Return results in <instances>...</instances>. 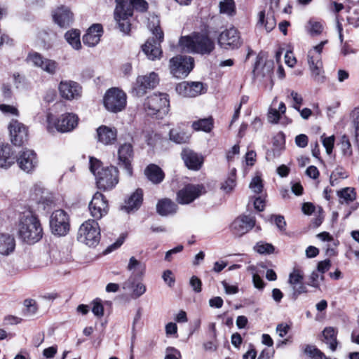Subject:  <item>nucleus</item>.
Here are the masks:
<instances>
[{"instance_id":"1","label":"nucleus","mask_w":359,"mask_h":359,"mask_svg":"<svg viewBox=\"0 0 359 359\" xmlns=\"http://www.w3.org/2000/svg\"><path fill=\"white\" fill-rule=\"evenodd\" d=\"M20 238L28 244H34L43 237V228L37 216L32 211L20 215L18 224Z\"/></svg>"},{"instance_id":"2","label":"nucleus","mask_w":359,"mask_h":359,"mask_svg":"<svg viewBox=\"0 0 359 359\" xmlns=\"http://www.w3.org/2000/svg\"><path fill=\"white\" fill-rule=\"evenodd\" d=\"M90 170L95 177L99 189L104 191L113 189L118 182V170L114 166L102 168L100 160L90 157Z\"/></svg>"},{"instance_id":"3","label":"nucleus","mask_w":359,"mask_h":359,"mask_svg":"<svg viewBox=\"0 0 359 359\" xmlns=\"http://www.w3.org/2000/svg\"><path fill=\"white\" fill-rule=\"evenodd\" d=\"M179 46L184 52L203 55L210 54L215 48L214 41L206 34L201 33L182 36L179 41Z\"/></svg>"},{"instance_id":"4","label":"nucleus","mask_w":359,"mask_h":359,"mask_svg":"<svg viewBox=\"0 0 359 359\" xmlns=\"http://www.w3.org/2000/svg\"><path fill=\"white\" fill-rule=\"evenodd\" d=\"M149 28L152 34L157 38L149 39L142 46V50L147 57L151 60L160 59L162 50L161 48V43L163 40V32L159 26V20L157 17H151L149 19Z\"/></svg>"},{"instance_id":"5","label":"nucleus","mask_w":359,"mask_h":359,"mask_svg":"<svg viewBox=\"0 0 359 359\" xmlns=\"http://www.w3.org/2000/svg\"><path fill=\"white\" fill-rule=\"evenodd\" d=\"M165 93H154L147 97L144 102V108L149 116H156L162 118L168 112L169 100Z\"/></svg>"},{"instance_id":"6","label":"nucleus","mask_w":359,"mask_h":359,"mask_svg":"<svg viewBox=\"0 0 359 359\" xmlns=\"http://www.w3.org/2000/svg\"><path fill=\"white\" fill-rule=\"evenodd\" d=\"M100 229L95 219L83 222L78 231V240L88 246H95L100 242Z\"/></svg>"},{"instance_id":"7","label":"nucleus","mask_w":359,"mask_h":359,"mask_svg":"<svg viewBox=\"0 0 359 359\" xmlns=\"http://www.w3.org/2000/svg\"><path fill=\"white\" fill-rule=\"evenodd\" d=\"M104 105L108 111L111 112L122 111L126 105V93L116 88L108 90L104 97Z\"/></svg>"},{"instance_id":"8","label":"nucleus","mask_w":359,"mask_h":359,"mask_svg":"<svg viewBox=\"0 0 359 359\" xmlns=\"http://www.w3.org/2000/svg\"><path fill=\"white\" fill-rule=\"evenodd\" d=\"M194 67V59L190 56L177 55L170 60V73L173 76L186 77Z\"/></svg>"},{"instance_id":"9","label":"nucleus","mask_w":359,"mask_h":359,"mask_svg":"<svg viewBox=\"0 0 359 359\" xmlns=\"http://www.w3.org/2000/svg\"><path fill=\"white\" fill-rule=\"evenodd\" d=\"M116 2L114 18L120 30L125 34H128L130 30V23L128 18L132 16V6L123 0H116Z\"/></svg>"},{"instance_id":"10","label":"nucleus","mask_w":359,"mask_h":359,"mask_svg":"<svg viewBox=\"0 0 359 359\" xmlns=\"http://www.w3.org/2000/svg\"><path fill=\"white\" fill-rule=\"evenodd\" d=\"M158 76L155 72H151L148 75L137 76L133 85L131 93L135 97H142L147 90L154 88L158 83Z\"/></svg>"},{"instance_id":"11","label":"nucleus","mask_w":359,"mask_h":359,"mask_svg":"<svg viewBox=\"0 0 359 359\" xmlns=\"http://www.w3.org/2000/svg\"><path fill=\"white\" fill-rule=\"evenodd\" d=\"M50 227L54 235L65 236L69 230L67 214L62 210H57L53 212L50 218Z\"/></svg>"},{"instance_id":"12","label":"nucleus","mask_w":359,"mask_h":359,"mask_svg":"<svg viewBox=\"0 0 359 359\" xmlns=\"http://www.w3.org/2000/svg\"><path fill=\"white\" fill-rule=\"evenodd\" d=\"M175 90L184 97H195L205 93L208 86L200 81H183L176 86Z\"/></svg>"},{"instance_id":"13","label":"nucleus","mask_w":359,"mask_h":359,"mask_svg":"<svg viewBox=\"0 0 359 359\" xmlns=\"http://www.w3.org/2000/svg\"><path fill=\"white\" fill-rule=\"evenodd\" d=\"M242 43L240 34L235 27L225 29L218 36V44L226 50L237 49Z\"/></svg>"},{"instance_id":"14","label":"nucleus","mask_w":359,"mask_h":359,"mask_svg":"<svg viewBox=\"0 0 359 359\" xmlns=\"http://www.w3.org/2000/svg\"><path fill=\"white\" fill-rule=\"evenodd\" d=\"M27 60L35 67L40 68L48 74L54 75L59 70V64L54 60L43 57L36 52L30 53L27 56Z\"/></svg>"},{"instance_id":"15","label":"nucleus","mask_w":359,"mask_h":359,"mask_svg":"<svg viewBox=\"0 0 359 359\" xmlns=\"http://www.w3.org/2000/svg\"><path fill=\"white\" fill-rule=\"evenodd\" d=\"M205 192V187L203 184H189L177 192V200L180 204H189Z\"/></svg>"},{"instance_id":"16","label":"nucleus","mask_w":359,"mask_h":359,"mask_svg":"<svg viewBox=\"0 0 359 359\" xmlns=\"http://www.w3.org/2000/svg\"><path fill=\"white\" fill-rule=\"evenodd\" d=\"M89 210L95 220L101 219L108 212V203L104 195L96 192L89 203Z\"/></svg>"},{"instance_id":"17","label":"nucleus","mask_w":359,"mask_h":359,"mask_svg":"<svg viewBox=\"0 0 359 359\" xmlns=\"http://www.w3.org/2000/svg\"><path fill=\"white\" fill-rule=\"evenodd\" d=\"M279 0H270V5L267 13L265 11H262L259 13L258 24L264 25L267 32H271L276 25V21L274 16L275 11L278 8Z\"/></svg>"},{"instance_id":"18","label":"nucleus","mask_w":359,"mask_h":359,"mask_svg":"<svg viewBox=\"0 0 359 359\" xmlns=\"http://www.w3.org/2000/svg\"><path fill=\"white\" fill-rule=\"evenodd\" d=\"M31 191L32 200L41 205L43 210L49 209L55 204L54 196L39 185H35Z\"/></svg>"},{"instance_id":"19","label":"nucleus","mask_w":359,"mask_h":359,"mask_svg":"<svg viewBox=\"0 0 359 359\" xmlns=\"http://www.w3.org/2000/svg\"><path fill=\"white\" fill-rule=\"evenodd\" d=\"M12 143L15 146H21L27 140V130L26 127L18 122L13 120L8 126Z\"/></svg>"},{"instance_id":"20","label":"nucleus","mask_w":359,"mask_h":359,"mask_svg":"<svg viewBox=\"0 0 359 359\" xmlns=\"http://www.w3.org/2000/svg\"><path fill=\"white\" fill-rule=\"evenodd\" d=\"M17 163L21 170L27 173L31 172L37 165L36 154L33 150H23L19 153Z\"/></svg>"},{"instance_id":"21","label":"nucleus","mask_w":359,"mask_h":359,"mask_svg":"<svg viewBox=\"0 0 359 359\" xmlns=\"http://www.w3.org/2000/svg\"><path fill=\"white\" fill-rule=\"evenodd\" d=\"M58 88L60 95L66 100H72L81 97V87L75 81H62Z\"/></svg>"},{"instance_id":"22","label":"nucleus","mask_w":359,"mask_h":359,"mask_svg":"<svg viewBox=\"0 0 359 359\" xmlns=\"http://www.w3.org/2000/svg\"><path fill=\"white\" fill-rule=\"evenodd\" d=\"M118 164L123 165L128 175H132L133 168L131 161L133 158V147L129 143H125L120 146L118 150Z\"/></svg>"},{"instance_id":"23","label":"nucleus","mask_w":359,"mask_h":359,"mask_svg":"<svg viewBox=\"0 0 359 359\" xmlns=\"http://www.w3.org/2000/svg\"><path fill=\"white\" fill-rule=\"evenodd\" d=\"M255 224L253 217L244 215L236 218L231 224V229L234 234L241 236L249 231Z\"/></svg>"},{"instance_id":"24","label":"nucleus","mask_w":359,"mask_h":359,"mask_svg":"<svg viewBox=\"0 0 359 359\" xmlns=\"http://www.w3.org/2000/svg\"><path fill=\"white\" fill-rule=\"evenodd\" d=\"M79 121L78 116L74 114L67 113L62 114L55 123V128L57 131L67 133L74 130Z\"/></svg>"},{"instance_id":"25","label":"nucleus","mask_w":359,"mask_h":359,"mask_svg":"<svg viewBox=\"0 0 359 359\" xmlns=\"http://www.w3.org/2000/svg\"><path fill=\"white\" fill-rule=\"evenodd\" d=\"M102 32V27L100 24L93 25L83 36V43L89 47L95 46L99 43Z\"/></svg>"},{"instance_id":"26","label":"nucleus","mask_w":359,"mask_h":359,"mask_svg":"<svg viewBox=\"0 0 359 359\" xmlns=\"http://www.w3.org/2000/svg\"><path fill=\"white\" fill-rule=\"evenodd\" d=\"M123 289L130 291V296L133 299H137L146 292L145 285L135 280V277L130 276L123 283Z\"/></svg>"},{"instance_id":"27","label":"nucleus","mask_w":359,"mask_h":359,"mask_svg":"<svg viewBox=\"0 0 359 359\" xmlns=\"http://www.w3.org/2000/svg\"><path fill=\"white\" fill-rule=\"evenodd\" d=\"M53 19L58 26L62 28H66L73 22V13L68 8L61 6L55 11Z\"/></svg>"},{"instance_id":"28","label":"nucleus","mask_w":359,"mask_h":359,"mask_svg":"<svg viewBox=\"0 0 359 359\" xmlns=\"http://www.w3.org/2000/svg\"><path fill=\"white\" fill-rule=\"evenodd\" d=\"M182 156L187 168L191 170H199L203 163V157L191 149H184Z\"/></svg>"},{"instance_id":"29","label":"nucleus","mask_w":359,"mask_h":359,"mask_svg":"<svg viewBox=\"0 0 359 359\" xmlns=\"http://www.w3.org/2000/svg\"><path fill=\"white\" fill-rule=\"evenodd\" d=\"M97 140L104 145L112 144L116 140L117 131L114 128L101 126L97 129Z\"/></svg>"},{"instance_id":"30","label":"nucleus","mask_w":359,"mask_h":359,"mask_svg":"<svg viewBox=\"0 0 359 359\" xmlns=\"http://www.w3.org/2000/svg\"><path fill=\"white\" fill-rule=\"evenodd\" d=\"M288 282L292 286L294 297L305 291V287L303 285V273L299 269L293 270L289 276Z\"/></svg>"},{"instance_id":"31","label":"nucleus","mask_w":359,"mask_h":359,"mask_svg":"<svg viewBox=\"0 0 359 359\" xmlns=\"http://www.w3.org/2000/svg\"><path fill=\"white\" fill-rule=\"evenodd\" d=\"M311 57V59H312ZM314 60H308V64L311 72V76L313 80L318 83H323L325 79L323 75L324 71L323 68V62L319 60V57H314Z\"/></svg>"},{"instance_id":"32","label":"nucleus","mask_w":359,"mask_h":359,"mask_svg":"<svg viewBox=\"0 0 359 359\" xmlns=\"http://www.w3.org/2000/svg\"><path fill=\"white\" fill-rule=\"evenodd\" d=\"M143 192L142 189H137L126 201L125 205L122 208L127 212L137 210L142 203Z\"/></svg>"},{"instance_id":"33","label":"nucleus","mask_w":359,"mask_h":359,"mask_svg":"<svg viewBox=\"0 0 359 359\" xmlns=\"http://www.w3.org/2000/svg\"><path fill=\"white\" fill-rule=\"evenodd\" d=\"M144 174L148 180L154 184L161 183L165 177L161 168L154 164L148 165L144 170Z\"/></svg>"},{"instance_id":"34","label":"nucleus","mask_w":359,"mask_h":359,"mask_svg":"<svg viewBox=\"0 0 359 359\" xmlns=\"http://www.w3.org/2000/svg\"><path fill=\"white\" fill-rule=\"evenodd\" d=\"M177 205L168 198L159 201L156 205V211L161 216L174 214L177 211Z\"/></svg>"},{"instance_id":"35","label":"nucleus","mask_w":359,"mask_h":359,"mask_svg":"<svg viewBox=\"0 0 359 359\" xmlns=\"http://www.w3.org/2000/svg\"><path fill=\"white\" fill-rule=\"evenodd\" d=\"M15 247V241L13 236L9 234H0V254L8 255Z\"/></svg>"},{"instance_id":"36","label":"nucleus","mask_w":359,"mask_h":359,"mask_svg":"<svg viewBox=\"0 0 359 359\" xmlns=\"http://www.w3.org/2000/svg\"><path fill=\"white\" fill-rule=\"evenodd\" d=\"M11 149L8 145H0V168H8L14 163Z\"/></svg>"},{"instance_id":"37","label":"nucleus","mask_w":359,"mask_h":359,"mask_svg":"<svg viewBox=\"0 0 359 359\" xmlns=\"http://www.w3.org/2000/svg\"><path fill=\"white\" fill-rule=\"evenodd\" d=\"M323 335L326 344L332 351H335L337 348L338 341L337 339V330L332 327H327L323 331Z\"/></svg>"},{"instance_id":"38","label":"nucleus","mask_w":359,"mask_h":359,"mask_svg":"<svg viewBox=\"0 0 359 359\" xmlns=\"http://www.w3.org/2000/svg\"><path fill=\"white\" fill-rule=\"evenodd\" d=\"M127 269L133 271L136 276H142L146 270V265L144 262L137 260L135 257H131L129 259Z\"/></svg>"},{"instance_id":"39","label":"nucleus","mask_w":359,"mask_h":359,"mask_svg":"<svg viewBox=\"0 0 359 359\" xmlns=\"http://www.w3.org/2000/svg\"><path fill=\"white\" fill-rule=\"evenodd\" d=\"M65 38L73 48L79 50L81 48L80 32L79 30L72 29L67 32L65 34Z\"/></svg>"},{"instance_id":"40","label":"nucleus","mask_w":359,"mask_h":359,"mask_svg":"<svg viewBox=\"0 0 359 359\" xmlns=\"http://www.w3.org/2000/svg\"><path fill=\"white\" fill-rule=\"evenodd\" d=\"M92 312L93 314H103L104 312H110L111 303L110 302H105L101 303V300L96 299L92 302Z\"/></svg>"},{"instance_id":"41","label":"nucleus","mask_w":359,"mask_h":359,"mask_svg":"<svg viewBox=\"0 0 359 359\" xmlns=\"http://www.w3.org/2000/svg\"><path fill=\"white\" fill-rule=\"evenodd\" d=\"M192 127L195 130H203L210 132L213 127V121L212 118H203L192 123Z\"/></svg>"},{"instance_id":"42","label":"nucleus","mask_w":359,"mask_h":359,"mask_svg":"<svg viewBox=\"0 0 359 359\" xmlns=\"http://www.w3.org/2000/svg\"><path fill=\"white\" fill-rule=\"evenodd\" d=\"M219 12L227 15H233L236 13L233 0H221L219 4Z\"/></svg>"},{"instance_id":"43","label":"nucleus","mask_w":359,"mask_h":359,"mask_svg":"<svg viewBox=\"0 0 359 359\" xmlns=\"http://www.w3.org/2000/svg\"><path fill=\"white\" fill-rule=\"evenodd\" d=\"M170 139L177 144H184L189 141V135L187 133L180 131L177 129H172L170 131Z\"/></svg>"},{"instance_id":"44","label":"nucleus","mask_w":359,"mask_h":359,"mask_svg":"<svg viewBox=\"0 0 359 359\" xmlns=\"http://www.w3.org/2000/svg\"><path fill=\"white\" fill-rule=\"evenodd\" d=\"M304 353L312 359H325V355L316 346L306 345L304 348Z\"/></svg>"},{"instance_id":"45","label":"nucleus","mask_w":359,"mask_h":359,"mask_svg":"<svg viewBox=\"0 0 359 359\" xmlns=\"http://www.w3.org/2000/svg\"><path fill=\"white\" fill-rule=\"evenodd\" d=\"M348 177V173L346 170L341 167L337 168L332 171L330 175V182L332 186H335L337 184L339 179H346Z\"/></svg>"},{"instance_id":"46","label":"nucleus","mask_w":359,"mask_h":359,"mask_svg":"<svg viewBox=\"0 0 359 359\" xmlns=\"http://www.w3.org/2000/svg\"><path fill=\"white\" fill-rule=\"evenodd\" d=\"M337 195L340 199H343L346 203H349L355 199V192L354 189L346 187L337 191Z\"/></svg>"},{"instance_id":"47","label":"nucleus","mask_w":359,"mask_h":359,"mask_svg":"<svg viewBox=\"0 0 359 359\" xmlns=\"http://www.w3.org/2000/svg\"><path fill=\"white\" fill-rule=\"evenodd\" d=\"M340 147L342 154L346 157H350L352 156L353 151L351 144L348 137L346 135H343L340 142Z\"/></svg>"},{"instance_id":"48","label":"nucleus","mask_w":359,"mask_h":359,"mask_svg":"<svg viewBox=\"0 0 359 359\" xmlns=\"http://www.w3.org/2000/svg\"><path fill=\"white\" fill-rule=\"evenodd\" d=\"M327 43V41H323L319 44L315 46L313 49L310 50L308 53V60H314V57H319V60H321V53L323 51L324 46Z\"/></svg>"},{"instance_id":"49","label":"nucleus","mask_w":359,"mask_h":359,"mask_svg":"<svg viewBox=\"0 0 359 359\" xmlns=\"http://www.w3.org/2000/svg\"><path fill=\"white\" fill-rule=\"evenodd\" d=\"M254 248L259 254H271L274 251V247L271 244L263 242L257 243Z\"/></svg>"},{"instance_id":"50","label":"nucleus","mask_w":359,"mask_h":359,"mask_svg":"<svg viewBox=\"0 0 359 359\" xmlns=\"http://www.w3.org/2000/svg\"><path fill=\"white\" fill-rule=\"evenodd\" d=\"M23 306H25L24 311L28 313H35L38 311V305L36 300L33 299H26L23 301Z\"/></svg>"},{"instance_id":"51","label":"nucleus","mask_w":359,"mask_h":359,"mask_svg":"<svg viewBox=\"0 0 359 359\" xmlns=\"http://www.w3.org/2000/svg\"><path fill=\"white\" fill-rule=\"evenodd\" d=\"M321 139L323 145L325 148L326 153L329 155L331 154L334 144V136L331 135L330 137H325V135H323L321 136Z\"/></svg>"},{"instance_id":"52","label":"nucleus","mask_w":359,"mask_h":359,"mask_svg":"<svg viewBox=\"0 0 359 359\" xmlns=\"http://www.w3.org/2000/svg\"><path fill=\"white\" fill-rule=\"evenodd\" d=\"M126 1L128 4H130L132 6V13H133V9L135 8L137 10H140V11H144L147 9L148 4L144 0H123Z\"/></svg>"},{"instance_id":"53","label":"nucleus","mask_w":359,"mask_h":359,"mask_svg":"<svg viewBox=\"0 0 359 359\" xmlns=\"http://www.w3.org/2000/svg\"><path fill=\"white\" fill-rule=\"evenodd\" d=\"M233 172H235V170H233ZM236 186V182H235V173L233 172L232 175L229 177L222 185V189L226 192L229 193L231 192L234 187Z\"/></svg>"},{"instance_id":"54","label":"nucleus","mask_w":359,"mask_h":359,"mask_svg":"<svg viewBox=\"0 0 359 359\" xmlns=\"http://www.w3.org/2000/svg\"><path fill=\"white\" fill-rule=\"evenodd\" d=\"M323 27L321 23L315 21L309 22V32L311 35H319L322 33Z\"/></svg>"},{"instance_id":"55","label":"nucleus","mask_w":359,"mask_h":359,"mask_svg":"<svg viewBox=\"0 0 359 359\" xmlns=\"http://www.w3.org/2000/svg\"><path fill=\"white\" fill-rule=\"evenodd\" d=\"M250 188L255 193L259 194L262 192L263 189V184L262 182V180L260 179L259 177H255L252 179V182L250 184Z\"/></svg>"},{"instance_id":"56","label":"nucleus","mask_w":359,"mask_h":359,"mask_svg":"<svg viewBox=\"0 0 359 359\" xmlns=\"http://www.w3.org/2000/svg\"><path fill=\"white\" fill-rule=\"evenodd\" d=\"M347 22L349 25H353L354 27H359V12L354 10L352 12H349V15L347 17Z\"/></svg>"},{"instance_id":"57","label":"nucleus","mask_w":359,"mask_h":359,"mask_svg":"<svg viewBox=\"0 0 359 359\" xmlns=\"http://www.w3.org/2000/svg\"><path fill=\"white\" fill-rule=\"evenodd\" d=\"M309 142L308 137L304 134H300L295 137L296 144L301 148H304L307 146Z\"/></svg>"},{"instance_id":"58","label":"nucleus","mask_w":359,"mask_h":359,"mask_svg":"<svg viewBox=\"0 0 359 359\" xmlns=\"http://www.w3.org/2000/svg\"><path fill=\"white\" fill-rule=\"evenodd\" d=\"M330 266H331L330 260L325 259V260L318 262V266H317V270L318 272L323 274L324 273H325L327 271H328L330 269Z\"/></svg>"},{"instance_id":"59","label":"nucleus","mask_w":359,"mask_h":359,"mask_svg":"<svg viewBox=\"0 0 359 359\" xmlns=\"http://www.w3.org/2000/svg\"><path fill=\"white\" fill-rule=\"evenodd\" d=\"M324 276L323 274L320 276L318 272L313 271L310 277L311 279V285L313 287H318L320 281L323 280Z\"/></svg>"},{"instance_id":"60","label":"nucleus","mask_w":359,"mask_h":359,"mask_svg":"<svg viewBox=\"0 0 359 359\" xmlns=\"http://www.w3.org/2000/svg\"><path fill=\"white\" fill-rule=\"evenodd\" d=\"M190 285L196 292L201 291V280L196 276H192L190 279Z\"/></svg>"},{"instance_id":"61","label":"nucleus","mask_w":359,"mask_h":359,"mask_svg":"<svg viewBox=\"0 0 359 359\" xmlns=\"http://www.w3.org/2000/svg\"><path fill=\"white\" fill-rule=\"evenodd\" d=\"M280 118V113L276 109H271L268 114V120L269 122L276 123Z\"/></svg>"},{"instance_id":"62","label":"nucleus","mask_w":359,"mask_h":359,"mask_svg":"<svg viewBox=\"0 0 359 359\" xmlns=\"http://www.w3.org/2000/svg\"><path fill=\"white\" fill-rule=\"evenodd\" d=\"M285 62L289 67H292L296 64V58L293 55L292 52L287 51L285 54Z\"/></svg>"},{"instance_id":"63","label":"nucleus","mask_w":359,"mask_h":359,"mask_svg":"<svg viewBox=\"0 0 359 359\" xmlns=\"http://www.w3.org/2000/svg\"><path fill=\"white\" fill-rule=\"evenodd\" d=\"M162 278L163 280L169 285L172 286V285L175 283V279L172 277V273L170 270H166L163 272Z\"/></svg>"},{"instance_id":"64","label":"nucleus","mask_w":359,"mask_h":359,"mask_svg":"<svg viewBox=\"0 0 359 359\" xmlns=\"http://www.w3.org/2000/svg\"><path fill=\"white\" fill-rule=\"evenodd\" d=\"M274 355V351H271L267 348L262 351L257 359H273Z\"/></svg>"}]
</instances>
